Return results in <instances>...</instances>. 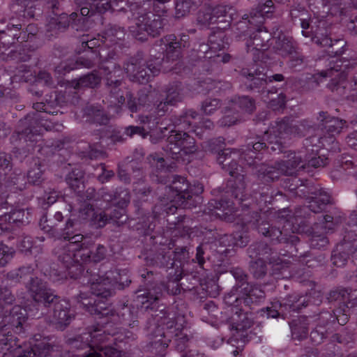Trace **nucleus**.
I'll return each instance as SVG.
<instances>
[{
	"mask_svg": "<svg viewBox=\"0 0 357 357\" xmlns=\"http://www.w3.org/2000/svg\"><path fill=\"white\" fill-rule=\"evenodd\" d=\"M79 225V220L73 213V207L69 204H63L60 210L55 211L52 218L47 219L46 215H43L40 220L42 229L51 236L58 238H63L68 242L58 249L57 257L64 266H69L76 261H81L79 252L82 246H84L86 241L81 234H75Z\"/></svg>",
	"mask_w": 357,
	"mask_h": 357,
	"instance_id": "1",
	"label": "nucleus"
},
{
	"mask_svg": "<svg viewBox=\"0 0 357 357\" xmlns=\"http://www.w3.org/2000/svg\"><path fill=\"white\" fill-rule=\"evenodd\" d=\"M142 310L147 311L155 321L154 328H151L150 347L151 351L160 357L165 355V350L168 347L176 326L174 317H170V313L164 304L151 303L149 300L141 301Z\"/></svg>",
	"mask_w": 357,
	"mask_h": 357,
	"instance_id": "2",
	"label": "nucleus"
},
{
	"mask_svg": "<svg viewBox=\"0 0 357 357\" xmlns=\"http://www.w3.org/2000/svg\"><path fill=\"white\" fill-rule=\"evenodd\" d=\"M144 57V53L139 51L124 63V70L133 82L146 84L152 76L158 74L161 70L170 71L174 68L169 65V61L162 54L158 56L151 55L146 62Z\"/></svg>",
	"mask_w": 357,
	"mask_h": 357,
	"instance_id": "3",
	"label": "nucleus"
},
{
	"mask_svg": "<svg viewBox=\"0 0 357 357\" xmlns=\"http://www.w3.org/2000/svg\"><path fill=\"white\" fill-rule=\"evenodd\" d=\"M97 279L96 281H89L91 296L86 297L84 293H80L75 296L77 302L86 311L98 318H109L115 316L109 298L114 294V290L109 284Z\"/></svg>",
	"mask_w": 357,
	"mask_h": 357,
	"instance_id": "4",
	"label": "nucleus"
},
{
	"mask_svg": "<svg viewBox=\"0 0 357 357\" xmlns=\"http://www.w3.org/2000/svg\"><path fill=\"white\" fill-rule=\"evenodd\" d=\"M167 179L158 178V182L167 184L170 182L169 185L165 186V193L171 195V200L175 202L183 208H191L195 207L200 202L199 195L204 191L203 185L200 183H195L190 185L185 177L172 175Z\"/></svg>",
	"mask_w": 357,
	"mask_h": 357,
	"instance_id": "5",
	"label": "nucleus"
},
{
	"mask_svg": "<svg viewBox=\"0 0 357 357\" xmlns=\"http://www.w3.org/2000/svg\"><path fill=\"white\" fill-rule=\"evenodd\" d=\"M223 191L225 194L221 195L220 199L214 200L215 208L231 211L236 204L241 206L243 208L249 207L251 197L247 190L244 174H237L229 179Z\"/></svg>",
	"mask_w": 357,
	"mask_h": 357,
	"instance_id": "6",
	"label": "nucleus"
},
{
	"mask_svg": "<svg viewBox=\"0 0 357 357\" xmlns=\"http://www.w3.org/2000/svg\"><path fill=\"white\" fill-rule=\"evenodd\" d=\"M29 289L28 294L33 303V308L31 311L37 318L47 315L50 310L61 299L56 291L43 280H36Z\"/></svg>",
	"mask_w": 357,
	"mask_h": 357,
	"instance_id": "7",
	"label": "nucleus"
},
{
	"mask_svg": "<svg viewBox=\"0 0 357 357\" xmlns=\"http://www.w3.org/2000/svg\"><path fill=\"white\" fill-rule=\"evenodd\" d=\"M135 20V24L129 29L131 35L139 41L147 40L149 36L157 37L163 31L164 22L161 16L145 8H138Z\"/></svg>",
	"mask_w": 357,
	"mask_h": 357,
	"instance_id": "8",
	"label": "nucleus"
},
{
	"mask_svg": "<svg viewBox=\"0 0 357 357\" xmlns=\"http://www.w3.org/2000/svg\"><path fill=\"white\" fill-rule=\"evenodd\" d=\"M266 142H273L269 131H265L263 135L250 132L246 138L245 144L238 151L241 158L244 160L249 166L256 165V160L259 159L257 153L268 149Z\"/></svg>",
	"mask_w": 357,
	"mask_h": 357,
	"instance_id": "9",
	"label": "nucleus"
},
{
	"mask_svg": "<svg viewBox=\"0 0 357 357\" xmlns=\"http://www.w3.org/2000/svg\"><path fill=\"white\" fill-rule=\"evenodd\" d=\"M257 229L259 234L268 237L273 242L278 243H291L296 245L299 242L298 237L295 234L292 222L287 220L282 227L270 225L269 222L262 221L259 223Z\"/></svg>",
	"mask_w": 357,
	"mask_h": 357,
	"instance_id": "10",
	"label": "nucleus"
},
{
	"mask_svg": "<svg viewBox=\"0 0 357 357\" xmlns=\"http://www.w3.org/2000/svg\"><path fill=\"white\" fill-rule=\"evenodd\" d=\"M167 136V144L164 150L173 159H178L182 153L188 155L197 151L195 140L188 132L180 130H171Z\"/></svg>",
	"mask_w": 357,
	"mask_h": 357,
	"instance_id": "11",
	"label": "nucleus"
},
{
	"mask_svg": "<svg viewBox=\"0 0 357 357\" xmlns=\"http://www.w3.org/2000/svg\"><path fill=\"white\" fill-rule=\"evenodd\" d=\"M109 59L105 58L102 60L100 66L105 76V86L107 91L113 96L119 95L121 91L120 86L122 84L119 79L121 75V66L116 61V54L114 51L108 52Z\"/></svg>",
	"mask_w": 357,
	"mask_h": 357,
	"instance_id": "12",
	"label": "nucleus"
},
{
	"mask_svg": "<svg viewBox=\"0 0 357 357\" xmlns=\"http://www.w3.org/2000/svg\"><path fill=\"white\" fill-rule=\"evenodd\" d=\"M5 347L3 357H47L49 349L44 343H39L31 347L28 344H20L14 336Z\"/></svg>",
	"mask_w": 357,
	"mask_h": 357,
	"instance_id": "13",
	"label": "nucleus"
},
{
	"mask_svg": "<svg viewBox=\"0 0 357 357\" xmlns=\"http://www.w3.org/2000/svg\"><path fill=\"white\" fill-rule=\"evenodd\" d=\"M255 101L248 96H236L229 102V105L224 108L225 116L222 123L231 126L238 120V113L240 111L251 114L255 110Z\"/></svg>",
	"mask_w": 357,
	"mask_h": 357,
	"instance_id": "14",
	"label": "nucleus"
},
{
	"mask_svg": "<svg viewBox=\"0 0 357 357\" xmlns=\"http://www.w3.org/2000/svg\"><path fill=\"white\" fill-rule=\"evenodd\" d=\"M104 50L101 47L98 52L96 50L88 51L84 56L78 57L76 60H68L61 62L56 68V70L63 74L70 72L73 70L79 68H92L97 62L100 61V66L102 60L105 58L109 59L108 54L105 56L102 55Z\"/></svg>",
	"mask_w": 357,
	"mask_h": 357,
	"instance_id": "15",
	"label": "nucleus"
},
{
	"mask_svg": "<svg viewBox=\"0 0 357 357\" xmlns=\"http://www.w3.org/2000/svg\"><path fill=\"white\" fill-rule=\"evenodd\" d=\"M50 324L55 328L65 330L75 319V313L71 310L70 303L61 298L59 302L50 310V313L45 315Z\"/></svg>",
	"mask_w": 357,
	"mask_h": 357,
	"instance_id": "16",
	"label": "nucleus"
},
{
	"mask_svg": "<svg viewBox=\"0 0 357 357\" xmlns=\"http://www.w3.org/2000/svg\"><path fill=\"white\" fill-rule=\"evenodd\" d=\"M348 226L349 230L347 232V234L344 236L342 243V251H333L331 255V261L333 265L337 267H342L344 266L350 255H352L354 257L357 258L354 253H351L347 248L346 244H353L354 240L351 241L353 235L357 236V212L352 211L350 214L348 220Z\"/></svg>",
	"mask_w": 357,
	"mask_h": 357,
	"instance_id": "17",
	"label": "nucleus"
},
{
	"mask_svg": "<svg viewBox=\"0 0 357 357\" xmlns=\"http://www.w3.org/2000/svg\"><path fill=\"white\" fill-rule=\"evenodd\" d=\"M70 348L72 352H77L75 356L82 357V354H91V357H121V351L115 348L107 347L98 350L89 343L83 341L82 337L69 340Z\"/></svg>",
	"mask_w": 357,
	"mask_h": 357,
	"instance_id": "18",
	"label": "nucleus"
},
{
	"mask_svg": "<svg viewBox=\"0 0 357 357\" xmlns=\"http://www.w3.org/2000/svg\"><path fill=\"white\" fill-rule=\"evenodd\" d=\"M26 320V310L20 305H15L10 309L6 308L3 312H0V324L12 328L16 333L24 332L23 326Z\"/></svg>",
	"mask_w": 357,
	"mask_h": 357,
	"instance_id": "19",
	"label": "nucleus"
},
{
	"mask_svg": "<svg viewBox=\"0 0 357 357\" xmlns=\"http://www.w3.org/2000/svg\"><path fill=\"white\" fill-rule=\"evenodd\" d=\"M312 42L317 45L326 48V52L330 56H337L343 54L346 46L344 39L333 40L327 29L318 27L312 36Z\"/></svg>",
	"mask_w": 357,
	"mask_h": 357,
	"instance_id": "20",
	"label": "nucleus"
},
{
	"mask_svg": "<svg viewBox=\"0 0 357 357\" xmlns=\"http://www.w3.org/2000/svg\"><path fill=\"white\" fill-rule=\"evenodd\" d=\"M43 118L44 117L40 113L32 112L22 119L17 130L20 138L25 141H37V138L40 137L39 128Z\"/></svg>",
	"mask_w": 357,
	"mask_h": 357,
	"instance_id": "21",
	"label": "nucleus"
},
{
	"mask_svg": "<svg viewBox=\"0 0 357 357\" xmlns=\"http://www.w3.org/2000/svg\"><path fill=\"white\" fill-rule=\"evenodd\" d=\"M166 42L165 56L169 63L178 61L184 49L189 46V36L182 33L178 36L170 34L165 38Z\"/></svg>",
	"mask_w": 357,
	"mask_h": 357,
	"instance_id": "22",
	"label": "nucleus"
},
{
	"mask_svg": "<svg viewBox=\"0 0 357 357\" xmlns=\"http://www.w3.org/2000/svg\"><path fill=\"white\" fill-rule=\"evenodd\" d=\"M318 142L319 138L317 136H312L304 140L303 150L300 151L307 161V167L318 168L326 166L328 162V158L324 155L317 157L321 148Z\"/></svg>",
	"mask_w": 357,
	"mask_h": 357,
	"instance_id": "23",
	"label": "nucleus"
},
{
	"mask_svg": "<svg viewBox=\"0 0 357 357\" xmlns=\"http://www.w3.org/2000/svg\"><path fill=\"white\" fill-rule=\"evenodd\" d=\"M70 96V93L66 91H53L46 95L45 102L33 103V107L36 110L35 112H43L56 114L59 112L56 107L66 105L69 102Z\"/></svg>",
	"mask_w": 357,
	"mask_h": 357,
	"instance_id": "24",
	"label": "nucleus"
},
{
	"mask_svg": "<svg viewBox=\"0 0 357 357\" xmlns=\"http://www.w3.org/2000/svg\"><path fill=\"white\" fill-rule=\"evenodd\" d=\"M11 206L2 197L0 199V220L15 224L17 226L25 225L30 222L31 213L29 209H15L8 211Z\"/></svg>",
	"mask_w": 357,
	"mask_h": 357,
	"instance_id": "25",
	"label": "nucleus"
},
{
	"mask_svg": "<svg viewBox=\"0 0 357 357\" xmlns=\"http://www.w3.org/2000/svg\"><path fill=\"white\" fill-rule=\"evenodd\" d=\"M15 43L8 30L0 31V58L3 60H17L19 61H26L29 60L30 55L22 51L9 50L10 45Z\"/></svg>",
	"mask_w": 357,
	"mask_h": 357,
	"instance_id": "26",
	"label": "nucleus"
},
{
	"mask_svg": "<svg viewBox=\"0 0 357 357\" xmlns=\"http://www.w3.org/2000/svg\"><path fill=\"white\" fill-rule=\"evenodd\" d=\"M36 268L37 265L36 264L24 265L8 272L6 274V278L10 281L24 283L27 292H29V287L36 282V280H42L35 275Z\"/></svg>",
	"mask_w": 357,
	"mask_h": 357,
	"instance_id": "27",
	"label": "nucleus"
},
{
	"mask_svg": "<svg viewBox=\"0 0 357 357\" xmlns=\"http://www.w3.org/2000/svg\"><path fill=\"white\" fill-rule=\"evenodd\" d=\"M337 67L339 66L334 65L326 70H321L319 75L323 77H331L330 83L328 84L331 90L336 91L340 95H344L347 75L341 67L340 68Z\"/></svg>",
	"mask_w": 357,
	"mask_h": 357,
	"instance_id": "28",
	"label": "nucleus"
},
{
	"mask_svg": "<svg viewBox=\"0 0 357 357\" xmlns=\"http://www.w3.org/2000/svg\"><path fill=\"white\" fill-rule=\"evenodd\" d=\"M241 75L247 79L245 86L247 90L258 93L268 92L266 91L268 83L267 75L259 70L250 72L249 69L243 68Z\"/></svg>",
	"mask_w": 357,
	"mask_h": 357,
	"instance_id": "29",
	"label": "nucleus"
},
{
	"mask_svg": "<svg viewBox=\"0 0 357 357\" xmlns=\"http://www.w3.org/2000/svg\"><path fill=\"white\" fill-rule=\"evenodd\" d=\"M79 219L87 220L96 229L104 227L107 225L105 212H97L90 204H86L79 210Z\"/></svg>",
	"mask_w": 357,
	"mask_h": 357,
	"instance_id": "30",
	"label": "nucleus"
},
{
	"mask_svg": "<svg viewBox=\"0 0 357 357\" xmlns=\"http://www.w3.org/2000/svg\"><path fill=\"white\" fill-rule=\"evenodd\" d=\"M247 253L250 258L252 259H261L268 261L269 264L275 261L274 257L275 253L273 250L265 242L254 243L249 246L247 250Z\"/></svg>",
	"mask_w": 357,
	"mask_h": 357,
	"instance_id": "31",
	"label": "nucleus"
},
{
	"mask_svg": "<svg viewBox=\"0 0 357 357\" xmlns=\"http://www.w3.org/2000/svg\"><path fill=\"white\" fill-rule=\"evenodd\" d=\"M257 174L258 178L263 183H267L278 180L282 174L284 175V169L280 162H275L274 166H270L266 164L257 165Z\"/></svg>",
	"mask_w": 357,
	"mask_h": 357,
	"instance_id": "32",
	"label": "nucleus"
},
{
	"mask_svg": "<svg viewBox=\"0 0 357 357\" xmlns=\"http://www.w3.org/2000/svg\"><path fill=\"white\" fill-rule=\"evenodd\" d=\"M54 16L50 17L47 24V31L57 32L65 31L70 26H72L71 14L68 15L65 13H59V2L56 3V8H52Z\"/></svg>",
	"mask_w": 357,
	"mask_h": 357,
	"instance_id": "33",
	"label": "nucleus"
},
{
	"mask_svg": "<svg viewBox=\"0 0 357 357\" xmlns=\"http://www.w3.org/2000/svg\"><path fill=\"white\" fill-rule=\"evenodd\" d=\"M342 308L341 306L336 310L331 312H322L321 313V320L323 322L327 321L328 325L330 327H333L335 328V325L338 324L339 325L344 326L346 324L349 320V308H351V305H344Z\"/></svg>",
	"mask_w": 357,
	"mask_h": 357,
	"instance_id": "34",
	"label": "nucleus"
},
{
	"mask_svg": "<svg viewBox=\"0 0 357 357\" xmlns=\"http://www.w3.org/2000/svg\"><path fill=\"white\" fill-rule=\"evenodd\" d=\"M269 40L270 33L266 30H263L261 28L257 29L250 35V38L246 42L248 52H263L268 50Z\"/></svg>",
	"mask_w": 357,
	"mask_h": 357,
	"instance_id": "35",
	"label": "nucleus"
},
{
	"mask_svg": "<svg viewBox=\"0 0 357 357\" xmlns=\"http://www.w3.org/2000/svg\"><path fill=\"white\" fill-rule=\"evenodd\" d=\"M247 291H242L241 300L242 305L246 310H253L260 302H261L266 296V294L259 287L250 286L246 289Z\"/></svg>",
	"mask_w": 357,
	"mask_h": 357,
	"instance_id": "36",
	"label": "nucleus"
},
{
	"mask_svg": "<svg viewBox=\"0 0 357 357\" xmlns=\"http://www.w3.org/2000/svg\"><path fill=\"white\" fill-rule=\"evenodd\" d=\"M286 157L289 159L280 162L284 175H292L296 169H305L307 166V161L305 160L301 151L296 155V153L288 151Z\"/></svg>",
	"mask_w": 357,
	"mask_h": 357,
	"instance_id": "37",
	"label": "nucleus"
},
{
	"mask_svg": "<svg viewBox=\"0 0 357 357\" xmlns=\"http://www.w3.org/2000/svg\"><path fill=\"white\" fill-rule=\"evenodd\" d=\"M319 119L322 123L321 129L327 134H339L342 130L347 122L336 117H331L327 115V112H319Z\"/></svg>",
	"mask_w": 357,
	"mask_h": 357,
	"instance_id": "38",
	"label": "nucleus"
},
{
	"mask_svg": "<svg viewBox=\"0 0 357 357\" xmlns=\"http://www.w3.org/2000/svg\"><path fill=\"white\" fill-rule=\"evenodd\" d=\"M88 245L89 243L86 241L85 245L82 246V252L79 253L82 261L98 263L106 258L107 249L105 245L98 244L93 250H89Z\"/></svg>",
	"mask_w": 357,
	"mask_h": 357,
	"instance_id": "39",
	"label": "nucleus"
},
{
	"mask_svg": "<svg viewBox=\"0 0 357 357\" xmlns=\"http://www.w3.org/2000/svg\"><path fill=\"white\" fill-rule=\"evenodd\" d=\"M2 183L5 186L6 192V188H12L14 190H22L26 188V178L24 174L21 172L17 173L16 171L9 174L3 172ZM7 197L6 194L4 198Z\"/></svg>",
	"mask_w": 357,
	"mask_h": 357,
	"instance_id": "40",
	"label": "nucleus"
},
{
	"mask_svg": "<svg viewBox=\"0 0 357 357\" xmlns=\"http://www.w3.org/2000/svg\"><path fill=\"white\" fill-rule=\"evenodd\" d=\"M83 116L86 121L89 123L106 125L109 122V117L103 109L92 105H86L83 109Z\"/></svg>",
	"mask_w": 357,
	"mask_h": 357,
	"instance_id": "41",
	"label": "nucleus"
},
{
	"mask_svg": "<svg viewBox=\"0 0 357 357\" xmlns=\"http://www.w3.org/2000/svg\"><path fill=\"white\" fill-rule=\"evenodd\" d=\"M232 317V329L245 331L250 328L254 324L252 313L244 308V310H236Z\"/></svg>",
	"mask_w": 357,
	"mask_h": 357,
	"instance_id": "42",
	"label": "nucleus"
},
{
	"mask_svg": "<svg viewBox=\"0 0 357 357\" xmlns=\"http://www.w3.org/2000/svg\"><path fill=\"white\" fill-rule=\"evenodd\" d=\"M94 13L92 4L90 5V8L82 6L79 11L73 12L71 13L72 28L77 31L84 30L86 26L88 17L93 15Z\"/></svg>",
	"mask_w": 357,
	"mask_h": 357,
	"instance_id": "43",
	"label": "nucleus"
},
{
	"mask_svg": "<svg viewBox=\"0 0 357 357\" xmlns=\"http://www.w3.org/2000/svg\"><path fill=\"white\" fill-rule=\"evenodd\" d=\"M309 299L306 296L297 294H289L282 299V305L287 312H299L308 305Z\"/></svg>",
	"mask_w": 357,
	"mask_h": 357,
	"instance_id": "44",
	"label": "nucleus"
},
{
	"mask_svg": "<svg viewBox=\"0 0 357 357\" xmlns=\"http://www.w3.org/2000/svg\"><path fill=\"white\" fill-rule=\"evenodd\" d=\"M174 252L172 248L165 247L158 250L151 259V264L160 268H172L174 266Z\"/></svg>",
	"mask_w": 357,
	"mask_h": 357,
	"instance_id": "45",
	"label": "nucleus"
},
{
	"mask_svg": "<svg viewBox=\"0 0 357 357\" xmlns=\"http://www.w3.org/2000/svg\"><path fill=\"white\" fill-rule=\"evenodd\" d=\"M146 291L145 294L139 295L138 298H142V301L149 300L150 303H158V301L167 291V286L164 282L158 280L147 287Z\"/></svg>",
	"mask_w": 357,
	"mask_h": 357,
	"instance_id": "46",
	"label": "nucleus"
},
{
	"mask_svg": "<svg viewBox=\"0 0 357 357\" xmlns=\"http://www.w3.org/2000/svg\"><path fill=\"white\" fill-rule=\"evenodd\" d=\"M101 82V77L98 71L93 70L79 79H74L72 82L74 89H79L82 88H91L93 89L98 86Z\"/></svg>",
	"mask_w": 357,
	"mask_h": 357,
	"instance_id": "47",
	"label": "nucleus"
},
{
	"mask_svg": "<svg viewBox=\"0 0 357 357\" xmlns=\"http://www.w3.org/2000/svg\"><path fill=\"white\" fill-rule=\"evenodd\" d=\"M268 131L269 134L274 135L275 138L285 139L289 135H294V125L289 122V119L275 121Z\"/></svg>",
	"mask_w": 357,
	"mask_h": 357,
	"instance_id": "48",
	"label": "nucleus"
},
{
	"mask_svg": "<svg viewBox=\"0 0 357 357\" xmlns=\"http://www.w3.org/2000/svg\"><path fill=\"white\" fill-rule=\"evenodd\" d=\"M351 298V295L349 290L342 287L332 289L327 296V299L330 303L338 301L340 303H343V306L347 304L351 305V307L357 305V298L354 299L352 301Z\"/></svg>",
	"mask_w": 357,
	"mask_h": 357,
	"instance_id": "49",
	"label": "nucleus"
},
{
	"mask_svg": "<svg viewBox=\"0 0 357 357\" xmlns=\"http://www.w3.org/2000/svg\"><path fill=\"white\" fill-rule=\"evenodd\" d=\"M319 321L317 327L310 333V338L312 341L316 344H321L323 340L331 335L333 330V327H330L327 321L323 322L321 320V313L319 315Z\"/></svg>",
	"mask_w": 357,
	"mask_h": 357,
	"instance_id": "50",
	"label": "nucleus"
},
{
	"mask_svg": "<svg viewBox=\"0 0 357 357\" xmlns=\"http://www.w3.org/2000/svg\"><path fill=\"white\" fill-rule=\"evenodd\" d=\"M198 116V113L192 109L183 110L180 114L172 117V122L180 128L187 129L192 126V121Z\"/></svg>",
	"mask_w": 357,
	"mask_h": 357,
	"instance_id": "51",
	"label": "nucleus"
},
{
	"mask_svg": "<svg viewBox=\"0 0 357 357\" xmlns=\"http://www.w3.org/2000/svg\"><path fill=\"white\" fill-rule=\"evenodd\" d=\"M320 194L313 196L308 202V208L315 213L322 212L326 206L331 203V197L328 192L324 190Z\"/></svg>",
	"mask_w": 357,
	"mask_h": 357,
	"instance_id": "52",
	"label": "nucleus"
},
{
	"mask_svg": "<svg viewBox=\"0 0 357 357\" xmlns=\"http://www.w3.org/2000/svg\"><path fill=\"white\" fill-rule=\"evenodd\" d=\"M275 48L280 52L283 56H287L294 54L296 50L295 42L291 38L280 33L275 38Z\"/></svg>",
	"mask_w": 357,
	"mask_h": 357,
	"instance_id": "53",
	"label": "nucleus"
},
{
	"mask_svg": "<svg viewBox=\"0 0 357 357\" xmlns=\"http://www.w3.org/2000/svg\"><path fill=\"white\" fill-rule=\"evenodd\" d=\"M199 0H175V17L182 18L195 10Z\"/></svg>",
	"mask_w": 357,
	"mask_h": 357,
	"instance_id": "54",
	"label": "nucleus"
},
{
	"mask_svg": "<svg viewBox=\"0 0 357 357\" xmlns=\"http://www.w3.org/2000/svg\"><path fill=\"white\" fill-rule=\"evenodd\" d=\"M212 8L213 15L215 17L216 23L225 22L229 25L234 20L235 9L232 6L218 5Z\"/></svg>",
	"mask_w": 357,
	"mask_h": 357,
	"instance_id": "55",
	"label": "nucleus"
},
{
	"mask_svg": "<svg viewBox=\"0 0 357 357\" xmlns=\"http://www.w3.org/2000/svg\"><path fill=\"white\" fill-rule=\"evenodd\" d=\"M324 189L319 185H315L311 180H306L305 183L301 181L300 188L297 192L298 197L310 199L313 196L321 195Z\"/></svg>",
	"mask_w": 357,
	"mask_h": 357,
	"instance_id": "56",
	"label": "nucleus"
},
{
	"mask_svg": "<svg viewBox=\"0 0 357 357\" xmlns=\"http://www.w3.org/2000/svg\"><path fill=\"white\" fill-rule=\"evenodd\" d=\"M304 318L293 320L290 324L291 335L295 340H302L308 335V324Z\"/></svg>",
	"mask_w": 357,
	"mask_h": 357,
	"instance_id": "57",
	"label": "nucleus"
},
{
	"mask_svg": "<svg viewBox=\"0 0 357 357\" xmlns=\"http://www.w3.org/2000/svg\"><path fill=\"white\" fill-rule=\"evenodd\" d=\"M229 272L236 281V284L233 287L234 290H239V292H241L242 291H246L247 288L251 286L248 282V274L242 268L238 267L233 268Z\"/></svg>",
	"mask_w": 357,
	"mask_h": 357,
	"instance_id": "58",
	"label": "nucleus"
},
{
	"mask_svg": "<svg viewBox=\"0 0 357 357\" xmlns=\"http://www.w3.org/2000/svg\"><path fill=\"white\" fill-rule=\"evenodd\" d=\"M16 302V296L11 287L6 284H0V312L8 308Z\"/></svg>",
	"mask_w": 357,
	"mask_h": 357,
	"instance_id": "59",
	"label": "nucleus"
},
{
	"mask_svg": "<svg viewBox=\"0 0 357 357\" xmlns=\"http://www.w3.org/2000/svg\"><path fill=\"white\" fill-rule=\"evenodd\" d=\"M84 179V172L79 168L73 169L66 177V183L75 191L79 190L83 187Z\"/></svg>",
	"mask_w": 357,
	"mask_h": 357,
	"instance_id": "60",
	"label": "nucleus"
},
{
	"mask_svg": "<svg viewBox=\"0 0 357 357\" xmlns=\"http://www.w3.org/2000/svg\"><path fill=\"white\" fill-rule=\"evenodd\" d=\"M140 183L139 181L134 183L133 191L137 198L144 202H153L157 196L155 192L150 186H139Z\"/></svg>",
	"mask_w": 357,
	"mask_h": 357,
	"instance_id": "61",
	"label": "nucleus"
},
{
	"mask_svg": "<svg viewBox=\"0 0 357 357\" xmlns=\"http://www.w3.org/2000/svg\"><path fill=\"white\" fill-rule=\"evenodd\" d=\"M126 206H118L112 210L109 214L105 213L107 224L113 223L114 225L120 226L125 223L128 220L124 208Z\"/></svg>",
	"mask_w": 357,
	"mask_h": 357,
	"instance_id": "62",
	"label": "nucleus"
},
{
	"mask_svg": "<svg viewBox=\"0 0 357 357\" xmlns=\"http://www.w3.org/2000/svg\"><path fill=\"white\" fill-rule=\"evenodd\" d=\"M308 242L310 248L314 249H324L329 244L327 236L318 231H312L310 233Z\"/></svg>",
	"mask_w": 357,
	"mask_h": 357,
	"instance_id": "63",
	"label": "nucleus"
},
{
	"mask_svg": "<svg viewBox=\"0 0 357 357\" xmlns=\"http://www.w3.org/2000/svg\"><path fill=\"white\" fill-rule=\"evenodd\" d=\"M114 204L117 206H127L130 202V193L128 188L118 187L113 190Z\"/></svg>",
	"mask_w": 357,
	"mask_h": 357,
	"instance_id": "64",
	"label": "nucleus"
}]
</instances>
